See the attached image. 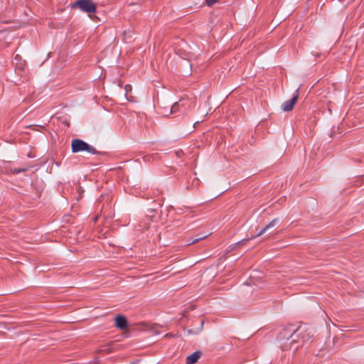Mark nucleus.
Here are the masks:
<instances>
[{"instance_id":"nucleus-6","label":"nucleus","mask_w":364,"mask_h":364,"mask_svg":"<svg viewBox=\"0 0 364 364\" xmlns=\"http://www.w3.org/2000/svg\"><path fill=\"white\" fill-rule=\"evenodd\" d=\"M278 222H279V219L278 218L273 219L268 225H267L263 229H262L257 234V235L254 237V238H255L257 237H259V236H261L262 235H263L267 230H269V228H273L274 226H275L278 223Z\"/></svg>"},{"instance_id":"nucleus-9","label":"nucleus","mask_w":364,"mask_h":364,"mask_svg":"<svg viewBox=\"0 0 364 364\" xmlns=\"http://www.w3.org/2000/svg\"><path fill=\"white\" fill-rule=\"evenodd\" d=\"M210 235V233H208V234H207V235H203V236H200V237H197V238H196V239L189 240H188V244H189V245L195 244V243H196V242H199L200 240H203V239L206 238V237H208Z\"/></svg>"},{"instance_id":"nucleus-4","label":"nucleus","mask_w":364,"mask_h":364,"mask_svg":"<svg viewBox=\"0 0 364 364\" xmlns=\"http://www.w3.org/2000/svg\"><path fill=\"white\" fill-rule=\"evenodd\" d=\"M298 92H299V89H297L296 90V93L294 95V96L292 97L291 99L285 101L282 104V107L283 111L289 112L293 109V108L298 100V97H299Z\"/></svg>"},{"instance_id":"nucleus-11","label":"nucleus","mask_w":364,"mask_h":364,"mask_svg":"<svg viewBox=\"0 0 364 364\" xmlns=\"http://www.w3.org/2000/svg\"><path fill=\"white\" fill-rule=\"evenodd\" d=\"M218 0H205V4L207 6H210L215 4Z\"/></svg>"},{"instance_id":"nucleus-12","label":"nucleus","mask_w":364,"mask_h":364,"mask_svg":"<svg viewBox=\"0 0 364 364\" xmlns=\"http://www.w3.org/2000/svg\"><path fill=\"white\" fill-rule=\"evenodd\" d=\"M26 170V168H14V173H19L21 172H24Z\"/></svg>"},{"instance_id":"nucleus-8","label":"nucleus","mask_w":364,"mask_h":364,"mask_svg":"<svg viewBox=\"0 0 364 364\" xmlns=\"http://www.w3.org/2000/svg\"><path fill=\"white\" fill-rule=\"evenodd\" d=\"M10 33L6 30H0V41H4L6 43H9V40L11 39L9 36Z\"/></svg>"},{"instance_id":"nucleus-1","label":"nucleus","mask_w":364,"mask_h":364,"mask_svg":"<svg viewBox=\"0 0 364 364\" xmlns=\"http://www.w3.org/2000/svg\"><path fill=\"white\" fill-rule=\"evenodd\" d=\"M313 336L311 331H304L301 326L295 328L293 325L282 328L277 336L282 350H296L304 342Z\"/></svg>"},{"instance_id":"nucleus-10","label":"nucleus","mask_w":364,"mask_h":364,"mask_svg":"<svg viewBox=\"0 0 364 364\" xmlns=\"http://www.w3.org/2000/svg\"><path fill=\"white\" fill-rule=\"evenodd\" d=\"M180 107V102H175L172 106H171V113H175L177 112V110Z\"/></svg>"},{"instance_id":"nucleus-7","label":"nucleus","mask_w":364,"mask_h":364,"mask_svg":"<svg viewBox=\"0 0 364 364\" xmlns=\"http://www.w3.org/2000/svg\"><path fill=\"white\" fill-rule=\"evenodd\" d=\"M201 353L200 351H196L191 355L186 358V364H193L198 361L200 358Z\"/></svg>"},{"instance_id":"nucleus-13","label":"nucleus","mask_w":364,"mask_h":364,"mask_svg":"<svg viewBox=\"0 0 364 364\" xmlns=\"http://www.w3.org/2000/svg\"><path fill=\"white\" fill-rule=\"evenodd\" d=\"M248 240H246V241H247ZM245 242V240H241L240 242L242 243V242Z\"/></svg>"},{"instance_id":"nucleus-3","label":"nucleus","mask_w":364,"mask_h":364,"mask_svg":"<svg viewBox=\"0 0 364 364\" xmlns=\"http://www.w3.org/2000/svg\"><path fill=\"white\" fill-rule=\"evenodd\" d=\"M72 8H78L89 16L96 13L97 6L92 0H77L72 4Z\"/></svg>"},{"instance_id":"nucleus-2","label":"nucleus","mask_w":364,"mask_h":364,"mask_svg":"<svg viewBox=\"0 0 364 364\" xmlns=\"http://www.w3.org/2000/svg\"><path fill=\"white\" fill-rule=\"evenodd\" d=\"M71 149L73 153L85 151L92 154H100V152L97 151L95 147L80 139H75L72 140Z\"/></svg>"},{"instance_id":"nucleus-5","label":"nucleus","mask_w":364,"mask_h":364,"mask_svg":"<svg viewBox=\"0 0 364 364\" xmlns=\"http://www.w3.org/2000/svg\"><path fill=\"white\" fill-rule=\"evenodd\" d=\"M115 325L121 330H124L127 327V320L125 316L118 315L115 318Z\"/></svg>"}]
</instances>
